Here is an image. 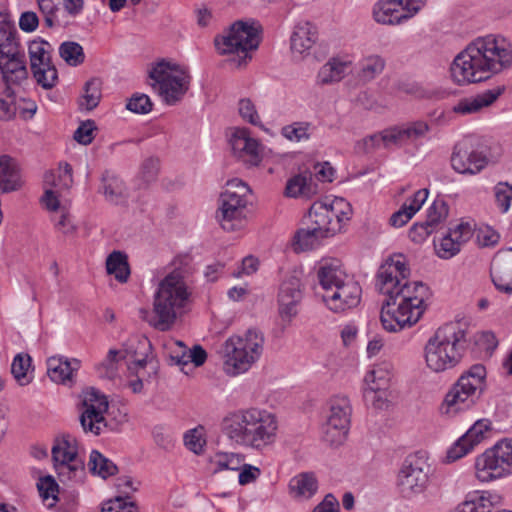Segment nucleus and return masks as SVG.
Listing matches in <instances>:
<instances>
[{
	"label": "nucleus",
	"mask_w": 512,
	"mask_h": 512,
	"mask_svg": "<svg viewBox=\"0 0 512 512\" xmlns=\"http://www.w3.org/2000/svg\"><path fill=\"white\" fill-rule=\"evenodd\" d=\"M475 475L490 482L512 475V439H503L475 459Z\"/></svg>",
	"instance_id": "9"
},
{
	"label": "nucleus",
	"mask_w": 512,
	"mask_h": 512,
	"mask_svg": "<svg viewBox=\"0 0 512 512\" xmlns=\"http://www.w3.org/2000/svg\"><path fill=\"white\" fill-rule=\"evenodd\" d=\"M264 341L263 333L256 328L228 338L222 346L225 372L235 376L248 371L262 355Z\"/></svg>",
	"instance_id": "5"
},
{
	"label": "nucleus",
	"mask_w": 512,
	"mask_h": 512,
	"mask_svg": "<svg viewBox=\"0 0 512 512\" xmlns=\"http://www.w3.org/2000/svg\"><path fill=\"white\" fill-rule=\"evenodd\" d=\"M18 111L16 93L5 82H0V121H10Z\"/></svg>",
	"instance_id": "41"
},
{
	"label": "nucleus",
	"mask_w": 512,
	"mask_h": 512,
	"mask_svg": "<svg viewBox=\"0 0 512 512\" xmlns=\"http://www.w3.org/2000/svg\"><path fill=\"white\" fill-rule=\"evenodd\" d=\"M239 114L240 116L254 126H260V117L256 111L255 105L248 98L239 101Z\"/></svg>",
	"instance_id": "60"
},
{
	"label": "nucleus",
	"mask_w": 512,
	"mask_h": 512,
	"mask_svg": "<svg viewBox=\"0 0 512 512\" xmlns=\"http://www.w3.org/2000/svg\"><path fill=\"white\" fill-rule=\"evenodd\" d=\"M20 47L17 29L9 15L0 13V54L9 53Z\"/></svg>",
	"instance_id": "34"
},
{
	"label": "nucleus",
	"mask_w": 512,
	"mask_h": 512,
	"mask_svg": "<svg viewBox=\"0 0 512 512\" xmlns=\"http://www.w3.org/2000/svg\"><path fill=\"white\" fill-rule=\"evenodd\" d=\"M102 512H137V506L134 502L125 503L121 497H116L103 505Z\"/></svg>",
	"instance_id": "63"
},
{
	"label": "nucleus",
	"mask_w": 512,
	"mask_h": 512,
	"mask_svg": "<svg viewBox=\"0 0 512 512\" xmlns=\"http://www.w3.org/2000/svg\"><path fill=\"white\" fill-rule=\"evenodd\" d=\"M391 374L388 367L378 366L369 371L365 376L367 388L376 390H388Z\"/></svg>",
	"instance_id": "48"
},
{
	"label": "nucleus",
	"mask_w": 512,
	"mask_h": 512,
	"mask_svg": "<svg viewBox=\"0 0 512 512\" xmlns=\"http://www.w3.org/2000/svg\"><path fill=\"white\" fill-rule=\"evenodd\" d=\"M101 98V82L97 78H92L86 82L84 87V102L80 103L81 107L91 111L96 108Z\"/></svg>",
	"instance_id": "50"
},
{
	"label": "nucleus",
	"mask_w": 512,
	"mask_h": 512,
	"mask_svg": "<svg viewBox=\"0 0 512 512\" xmlns=\"http://www.w3.org/2000/svg\"><path fill=\"white\" fill-rule=\"evenodd\" d=\"M430 465L426 457L417 452L405 458L397 477V486L404 498L422 493L429 481Z\"/></svg>",
	"instance_id": "13"
},
{
	"label": "nucleus",
	"mask_w": 512,
	"mask_h": 512,
	"mask_svg": "<svg viewBox=\"0 0 512 512\" xmlns=\"http://www.w3.org/2000/svg\"><path fill=\"white\" fill-rule=\"evenodd\" d=\"M349 66L350 62L333 58L321 67L318 72V80L322 84L338 82L344 78Z\"/></svg>",
	"instance_id": "40"
},
{
	"label": "nucleus",
	"mask_w": 512,
	"mask_h": 512,
	"mask_svg": "<svg viewBox=\"0 0 512 512\" xmlns=\"http://www.w3.org/2000/svg\"><path fill=\"white\" fill-rule=\"evenodd\" d=\"M52 47L45 40H34L28 47L30 67L37 84L44 89L53 88L58 81L56 67L51 61Z\"/></svg>",
	"instance_id": "15"
},
{
	"label": "nucleus",
	"mask_w": 512,
	"mask_h": 512,
	"mask_svg": "<svg viewBox=\"0 0 512 512\" xmlns=\"http://www.w3.org/2000/svg\"><path fill=\"white\" fill-rule=\"evenodd\" d=\"M308 122H295L282 128V135L290 141H301L309 139Z\"/></svg>",
	"instance_id": "54"
},
{
	"label": "nucleus",
	"mask_w": 512,
	"mask_h": 512,
	"mask_svg": "<svg viewBox=\"0 0 512 512\" xmlns=\"http://www.w3.org/2000/svg\"><path fill=\"white\" fill-rule=\"evenodd\" d=\"M302 284L296 275H290L280 285L278 294L279 313L282 318H292L297 314V305L303 297Z\"/></svg>",
	"instance_id": "23"
},
{
	"label": "nucleus",
	"mask_w": 512,
	"mask_h": 512,
	"mask_svg": "<svg viewBox=\"0 0 512 512\" xmlns=\"http://www.w3.org/2000/svg\"><path fill=\"white\" fill-rule=\"evenodd\" d=\"M499 240V233L489 226L481 227L476 231V241L481 248L494 247Z\"/></svg>",
	"instance_id": "58"
},
{
	"label": "nucleus",
	"mask_w": 512,
	"mask_h": 512,
	"mask_svg": "<svg viewBox=\"0 0 512 512\" xmlns=\"http://www.w3.org/2000/svg\"><path fill=\"white\" fill-rule=\"evenodd\" d=\"M99 192L108 202L116 205L124 203L128 197L124 181L107 171L102 175Z\"/></svg>",
	"instance_id": "31"
},
{
	"label": "nucleus",
	"mask_w": 512,
	"mask_h": 512,
	"mask_svg": "<svg viewBox=\"0 0 512 512\" xmlns=\"http://www.w3.org/2000/svg\"><path fill=\"white\" fill-rule=\"evenodd\" d=\"M453 324V336L452 339L467 340V332L470 328V318L464 314L455 315Z\"/></svg>",
	"instance_id": "64"
},
{
	"label": "nucleus",
	"mask_w": 512,
	"mask_h": 512,
	"mask_svg": "<svg viewBox=\"0 0 512 512\" xmlns=\"http://www.w3.org/2000/svg\"><path fill=\"white\" fill-rule=\"evenodd\" d=\"M83 411L80 415V423L85 432L99 435L107 426L104 413L108 410V400L94 388L84 392L82 400Z\"/></svg>",
	"instance_id": "17"
},
{
	"label": "nucleus",
	"mask_w": 512,
	"mask_h": 512,
	"mask_svg": "<svg viewBox=\"0 0 512 512\" xmlns=\"http://www.w3.org/2000/svg\"><path fill=\"white\" fill-rule=\"evenodd\" d=\"M159 171V159L155 157H149L143 161L140 168V174L142 179L149 183L156 179Z\"/></svg>",
	"instance_id": "61"
},
{
	"label": "nucleus",
	"mask_w": 512,
	"mask_h": 512,
	"mask_svg": "<svg viewBox=\"0 0 512 512\" xmlns=\"http://www.w3.org/2000/svg\"><path fill=\"white\" fill-rule=\"evenodd\" d=\"M249 186L239 179L227 182L220 194L216 218L225 231H235L242 227L248 204Z\"/></svg>",
	"instance_id": "7"
},
{
	"label": "nucleus",
	"mask_w": 512,
	"mask_h": 512,
	"mask_svg": "<svg viewBox=\"0 0 512 512\" xmlns=\"http://www.w3.org/2000/svg\"><path fill=\"white\" fill-rule=\"evenodd\" d=\"M501 157L498 145H473L471 138H464L454 146L450 162L453 169L460 174H477L487 165L496 163Z\"/></svg>",
	"instance_id": "8"
},
{
	"label": "nucleus",
	"mask_w": 512,
	"mask_h": 512,
	"mask_svg": "<svg viewBox=\"0 0 512 512\" xmlns=\"http://www.w3.org/2000/svg\"><path fill=\"white\" fill-rule=\"evenodd\" d=\"M0 72L2 75L0 82H5L9 86L19 85L27 80L26 57L20 47L9 53L0 54Z\"/></svg>",
	"instance_id": "21"
},
{
	"label": "nucleus",
	"mask_w": 512,
	"mask_h": 512,
	"mask_svg": "<svg viewBox=\"0 0 512 512\" xmlns=\"http://www.w3.org/2000/svg\"><path fill=\"white\" fill-rule=\"evenodd\" d=\"M317 185L313 182L312 172L304 170L290 178L285 188L288 197L310 196L316 192Z\"/></svg>",
	"instance_id": "33"
},
{
	"label": "nucleus",
	"mask_w": 512,
	"mask_h": 512,
	"mask_svg": "<svg viewBox=\"0 0 512 512\" xmlns=\"http://www.w3.org/2000/svg\"><path fill=\"white\" fill-rule=\"evenodd\" d=\"M495 201L501 213H507L512 201V185L507 182H499L494 187Z\"/></svg>",
	"instance_id": "53"
},
{
	"label": "nucleus",
	"mask_w": 512,
	"mask_h": 512,
	"mask_svg": "<svg viewBox=\"0 0 512 512\" xmlns=\"http://www.w3.org/2000/svg\"><path fill=\"white\" fill-rule=\"evenodd\" d=\"M318 279L325 293H330L334 287L339 286L349 277L342 270L338 260L325 261L318 269Z\"/></svg>",
	"instance_id": "30"
},
{
	"label": "nucleus",
	"mask_w": 512,
	"mask_h": 512,
	"mask_svg": "<svg viewBox=\"0 0 512 512\" xmlns=\"http://www.w3.org/2000/svg\"><path fill=\"white\" fill-rule=\"evenodd\" d=\"M42 14L44 24L48 28L59 25L58 12L60 11L59 0H36Z\"/></svg>",
	"instance_id": "51"
},
{
	"label": "nucleus",
	"mask_w": 512,
	"mask_h": 512,
	"mask_svg": "<svg viewBox=\"0 0 512 512\" xmlns=\"http://www.w3.org/2000/svg\"><path fill=\"white\" fill-rule=\"evenodd\" d=\"M425 360L432 371L444 372L448 364V335L446 329L440 327L425 345Z\"/></svg>",
	"instance_id": "22"
},
{
	"label": "nucleus",
	"mask_w": 512,
	"mask_h": 512,
	"mask_svg": "<svg viewBox=\"0 0 512 512\" xmlns=\"http://www.w3.org/2000/svg\"><path fill=\"white\" fill-rule=\"evenodd\" d=\"M489 419H479L450 447V461H456L470 453L491 432Z\"/></svg>",
	"instance_id": "20"
},
{
	"label": "nucleus",
	"mask_w": 512,
	"mask_h": 512,
	"mask_svg": "<svg viewBox=\"0 0 512 512\" xmlns=\"http://www.w3.org/2000/svg\"><path fill=\"white\" fill-rule=\"evenodd\" d=\"M126 108L137 114H147L153 108V103L146 94L136 93L128 100Z\"/></svg>",
	"instance_id": "56"
},
{
	"label": "nucleus",
	"mask_w": 512,
	"mask_h": 512,
	"mask_svg": "<svg viewBox=\"0 0 512 512\" xmlns=\"http://www.w3.org/2000/svg\"><path fill=\"white\" fill-rule=\"evenodd\" d=\"M96 130L97 127L95 122L93 120H86L81 122L74 132L73 138L82 145H89L95 138Z\"/></svg>",
	"instance_id": "55"
},
{
	"label": "nucleus",
	"mask_w": 512,
	"mask_h": 512,
	"mask_svg": "<svg viewBox=\"0 0 512 512\" xmlns=\"http://www.w3.org/2000/svg\"><path fill=\"white\" fill-rule=\"evenodd\" d=\"M148 75L154 81L152 87L158 86L159 94L169 105L181 100L189 89L190 76L165 60L157 62Z\"/></svg>",
	"instance_id": "12"
},
{
	"label": "nucleus",
	"mask_w": 512,
	"mask_h": 512,
	"mask_svg": "<svg viewBox=\"0 0 512 512\" xmlns=\"http://www.w3.org/2000/svg\"><path fill=\"white\" fill-rule=\"evenodd\" d=\"M362 289L358 282L348 278L339 286L334 287L330 293L323 295V301L330 310L342 312L356 307L360 303Z\"/></svg>",
	"instance_id": "19"
},
{
	"label": "nucleus",
	"mask_w": 512,
	"mask_h": 512,
	"mask_svg": "<svg viewBox=\"0 0 512 512\" xmlns=\"http://www.w3.org/2000/svg\"><path fill=\"white\" fill-rule=\"evenodd\" d=\"M323 238L327 237L320 236V233L307 222V227L299 229L294 236L295 250L312 249Z\"/></svg>",
	"instance_id": "46"
},
{
	"label": "nucleus",
	"mask_w": 512,
	"mask_h": 512,
	"mask_svg": "<svg viewBox=\"0 0 512 512\" xmlns=\"http://www.w3.org/2000/svg\"><path fill=\"white\" fill-rule=\"evenodd\" d=\"M37 488L39 491L40 496L47 500L49 498H53L54 500H57V492H58V484L55 481V479L50 476H44L41 477L37 483Z\"/></svg>",
	"instance_id": "59"
},
{
	"label": "nucleus",
	"mask_w": 512,
	"mask_h": 512,
	"mask_svg": "<svg viewBox=\"0 0 512 512\" xmlns=\"http://www.w3.org/2000/svg\"><path fill=\"white\" fill-rule=\"evenodd\" d=\"M512 67V44L489 34L477 37L455 56L450 73L459 85L481 83Z\"/></svg>",
	"instance_id": "2"
},
{
	"label": "nucleus",
	"mask_w": 512,
	"mask_h": 512,
	"mask_svg": "<svg viewBox=\"0 0 512 512\" xmlns=\"http://www.w3.org/2000/svg\"><path fill=\"white\" fill-rule=\"evenodd\" d=\"M475 348L483 357H490L498 346V340L492 331H480L473 336Z\"/></svg>",
	"instance_id": "49"
},
{
	"label": "nucleus",
	"mask_w": 512,
	"mask_h": 512,
	"mask_svg": "<svg viewBox=\"0 0 512 512\" xmlns=\"http://www.w3.org/2000/svg\"><path fill=\"white\" fill-rule=\"evenodd\" d=\"M395 90L399 94L412 95L416 98L441 99L445 97V90L425 89L416 82L399 81L395 85Z\"/></svg>",
	"instance_id": "42"
},
{
	"label": "nucleus",
	"mask_w": 512,
	"mask_h": 512,
	"mask_svg": "<svg viewBox=\"0 0 512 512\" xmlns=\"http://www.w3.org/2000/svg\"><path fill=\"white\" fill-rule=\"evenodd\" d=\"M428 131L425 122L417 121L403 126H393L382 130L379 133L369 135L355 144L354 150L357 154H369L380 148L401 146L408 140L424 136Z\"/></svg>",
	"instance_id": "10"
},
{
	"label": "nucleus",
	"mask_w": 512,
	"mask_h": 512,
	"mask_svg": "<svg viewBox=\"0 0 512 512\" xmlns=\"http://www.w3.org/2000/svg\"><path fill=\"white\" fill-rule=\"evenodd\" d=\"M244 457L235 453H217L212 459V463L216 465L215 472L220 470L238 471L241 469Z\"/></svg>",
	"instance_id": "52"
},
{
	"label": "nucleus",
	"mask_w": 512,
	"mask_h": 512,
	"mask_svg": "<svg viewBox=\"0 0 512 512\" xmlns=\"http://www.w3.org/2000/svg\"><path fill=\"white\" fill-rule=\"evenodd\" d=\"M106 270L120 283H126L130 276L127 255L121 251H113L106 259Z\"/></svg>",
	"instance_id": "38"
},
{
	"label": "nucleus",
	"mask_w": 512,
	"mask_h": 512,
	"mask_svg": "<svg viewBox=\"0 0 512 512\" xmlns=\"http://www.w3.org/2000/svg\"><path fill=\"white\" fill-rule=\"evenodd\" d=\"M277 427L273 414L257 408L239 410L224 419V432L230 440L255 449L271 444Z\"/></svg>",
	"instance_id": "3"
},
{
	"label": "nucleus",
	"mask_w": 512,
	"mask_h": 512,
	"mask_svg": "<svg viewBox=\"0 0 512 512\" xmlns=\"http://www.w3.org/2000/svg\"><path fill=\"white\" fill-rule=\"evenodd\" d=\"M315 28L310 23H304L295 27L291 36V50L303 54L309 50L316 41Z\"/></svg>",
	"instance_id": "36"
},
{
	"label": "nucleus",
	"mask_w": 512,
	"mask_h": 512,
	"mask_svg": "<svg viewBox=\"0 0 512 512\" xmlns=\"http://www.w3.org/2000/svg\"><path fill=\"white\" fill-rule=\"evenodd\" d=\"M80 368L76 358L52 356L47 359V374L55 383L67 384L73 381V374Z\"/></svg>",
	"instance_id": "26"
},
{
	"label": "nucleus",
	"mask_w": 512,
	"mask_h": 512,
	"mask_svg": "<svg viewBox=\"0 0 512 512\" xmlns=\"http://www.w3.org/2000/svg\"><path fill=\"white\" fill-rule=\"evenodd\" d=\"M261 25L253 20H237L224 34L216 36L214 44L222 55H239L238 67L246 65L252 56L250 51L256 50L261 42Z\"/></svg>",
	"instance_id": "6"
},
{
	"label": "nucleus",
	"mask_w": 512,
	"mask_h": 512,
	"mask_svg": "<svg viewBox=\"0 0 512 512\" xmlns=\"http://www.w3.org/2000/svg\"><path fill=\"white\" fill-rule=\"evenodd\" d=\"M351 213L350 203L336 197L330 204L313 203L306 221L320 233V236L330 237L341 230L342 224L350 219Z\"/></svg>",
	"instance_id": "11"
},
{
	"label": "nucleus",
	"mask_w": 512,
	"mask_h": 512,
	"mask_svg": "<svg viewBox=\"0 0 512 512\" xmlns=\"http://www.w3.org/2000/svg\"><path fill=\"white\" fill-rule=\"evenodd\" d=\"M187 299L188 293L181 275L170 273L160 282L154 295L153 315L147 318L149 313L143 310V318L154 328L167 331L174 325L177 310L184 306Z\"/></svg>",
	"instance_id": "4"
},
{
	"label": "nucleus",
	"mask_w": 512,
	"mask_h": 512,
	"mask_svg": "<svg viewBox=\"0 0 512 512\" xmlns=\"http://www.w3.org/2000/svg\"><path fill=\"white\" fill-rule=\"evenodd\" d=\"M230 143L233 153L238 158L252 166H256L260 163L259 143L257 140L250 137L247 129H237Z\"/></svg>",
	"instance_id": "25"
},
{
	"label": "nucleus",
	"mask_w": 512,
	"mask_h": 512,
	"mask_svg": "<svg viewBox=\"0 0 512 512\" xmlns=\"http://www.w3.org/2000/svg\"><path fill=\"white\" fill-rule=\"evenodd\" d=\"M409 275L410 269L402 254L390 257L378 270L376 287L387 296L380 319L389 332L415 325L426 310L429 288L420 281H409Z\"/></svg>",
	"instance_id": "1"
},
{
	"label": "nucleus",
	"mask_w": 512,
	"mask_h": 512,
	"mask_svg": "<svg viewBox=\"0 0 512 512\" xmlns=\"http://www.w3.org/2000/svg\"><path fill=\"white\" fill-rule=\"evenodd\" d=\"M364 399L367 404H370L375 409L382 410L388 407L387 390L366 388L364 390Z\"/></svg>",
	"instance_id": "57"
},
{
	"label": "nucleus",
	"mask_w": 512,
	"mask_h": 512,
	"mask_svg": "<svg viewBox=\"0 0 512 512\" xmlns=\"http://www.w3.org/2000/svg\"><path fill=\"white\" fill-rule=\"evenodd\" d=\"M505 85H499L474 96L465 97L453 106L452 110L458 115H471L481 112L484 108L492 106L505 92Z\"/></svg>",
	"instance_id": "24"
},
{
	"label": "nucleus",
	"mask_w": 512,
	"mask_h": 512,
	"mask_svg": "<svg viewBox=\"0 0 512 512\" xmlns=\"http://www.w3.org/2000/svg\"><path fill=\"white\" fill-rule=\"evenodd\" d=\"M474 226L471 221L461 220L453 228H450V258L458 254L472 238Z\"/></svg>",
	"instance_id": "35"
},
{
	"label": "nucleus",
	"mask_w": 512,
	"mask_h": 512,
	"mask_svg": "<svg viewBox=\"0 0 512 512\" xmlns=\"http://www.w3.org/2000/svg\"><path fill=\"white\" fill-rule=\"evenodd\" d=\"M184 443L189 450L195 454H200L206 441L197 429H192L185 434Z\"/></svg>",
	"instance_id": "62"
},
{
	"label": "nucleus",
	"mask_w": 512,
	"mask_h": 512,
	"mask_svg": "<svg viewBox=\"0 0 512 512\" xmlns=\"http://www.w3.org/2000/svg\"><path fill=\"white\" fill-rule=\"evenodd\" d=\"M20 187V174L15 160L8 155L0 156V191L9 193Z\"/></svg>",
	"instance_id": "32"
},
{
	"label": "nucleus",
	"mask_w": 512,
	"mask_h": 512,
	"mask_svg": "<svg viewBox=\"0 0 512 512\" xmlns=\"http://www.w3.org/2000/svg\"><path fill=\"white\" fill-rule=\"evenodd\" d=\"M374 20L383 25L400 24L411 18L397 0H379L373 8Z\"/></svg>",
	"instance_id": "27"
},
{
	"label": "nucleus",
	"mask_w": 512,
	"mask_h": 512,
	"mask_svg": "<svg viewBox=\"0 0 512 512\" xmlns=\"http://www.w3.org/2000/svg\"><path fill=\"white\" fill-rule=\"evenodd\" d=\"M76 439L70 435H63L61 441L52 448V459L59 477L68 480H79L84 471L82 461L77 459Z\"/></svg>",
	"instance_id": "16"
},
{
	"label": "nucleus",
	"mask_w": 512,
	"mask_h": 512,
	"mask_svg": "<svg viewBox=\"0 0 512 512\" xmlns=\"http://www.w3.org/2000/svg\"><path fill=\"white\" fill-rule=\"evenodd\" d=\"M512 251V247L509 248ZM491 279L497 290L512 294V258L497 255L491 264Z\"/></svg>",
	"instance_id": "29"
},
{
	"label": "nucleus",
	"mask_w": 512,
	"mask_h": 512,
	"mask_svg": "<svg viewBox=\"0 0 512 512\" xmlns=\"http://www.w3.org/2000/svg\"><path fill=\"white\" fill-rule=\"evenodd\" d=\"M60 57L70 66L81 65L85 60L83 47L74 41H65L59 47Z\"/></svg>",
	"instance_id": "47"
},
{
	"label": "nucleus",
	"mask_w": 512,
	"mask_h": 512,
	"mask_svg": "<svg viewBox=\"0 0 512 512\" xmlns=\"http://www.w3.org/2000/svg\"><path fill=\"white\" fill-rule=\"evenodd\" d=\"M447 216L448 206L445 200L438 196L428 209L425 223L435 232H439L445 228Z\"/></svg>",
	"instance_id": "43"
},
{
	"label": "nucleus",
	"mask_w": 512,
	"mask_h": 512,
	"mask_svg": "<svg viewBox=\"0 0 512 512\" xmlns=\"http://www.w3.org/2000/svg\"><path fill=\"white\" fill-rule=\"evenodd\" d=\"M31 357L28 354H17L11 365V373L20 386L28 385L32 381Z\"/></svg>",
	"instance_id": "44"
},
{
	"label": "nucleus",
	"mask_w": 512,
	"mask_h": 512,
	"mask_svg": "<svg viewBox=\"0 0 512 512\" xmlns=\"http://www.w3.org/2000/svg\"><path fill=\"white\" fill-rule=\"evenodd\" d=\"M485 377L486 369L482 364H475L463 373L450 390V410L459 403L463 404L464 408H468L472 403L470 398L481 386Z\"/></svg>",
	"instance_id": "18"
},
{
	"label": "nucleus",
	"mask_w": 512,
	"mask_h": 512,
	"mask_svg": "<svg viewBox=\"0 0 512 512\" xmlns=\"http://www.w3.org/2000/svg\"><path fill=\"white\" fill-rule=\"evenodd\" d=\"M326 423L323 426V440L329 445L342 444L348 434L352 407L346 396L330 399Z\"/></svg>",
	"instance_id": "14"
},
{
	"label": "nucleus",
	"mask_w": 512,
	"mask_h": 512,
	"mask_svg": "<svg viewBox=\"0 0 512 512\" xmlns=\"http://www.w3.org/2000/svg\"><path fill=\"white\" fill-rule=\"evenodd\" d=\"M88 469L93 475L107 479L118 473L117 465L97 450H92L88 461Z\"/></svg>",
	"instance_id": "39"
},
{
	"label": "nucleus",
	"mask_w": 512,
	"mask_h": 512,
	"mask_svg": "<svg viewBox=\"0 0 512 512\" xmlns=\"http://www.w3.org/2000/svg\"><path fill=\"white\" fill-rule=\"evenodd\" d=\"M503 498L495 492H472L457 507V512H492L493 507L501 505Z\"/></svg>",
	"instance_id": "28"
},
{
	"label": "nucleus",
	"mask_w": 512,
	"mask_h": 512,
	"mask_svg": "<svg viewBox=\"0 0 512 512\" xmlns=\"http://www.w3.org/2000/svg\"><path fill=\"white\" fill-rule=\"evenodd\" d=\"M289 488L295 497L311 498L318 489V482L311 472H303L293 477Z\"/></svg>",
	"instance_id": "37"
},
{
	"label": "nucleus",
	"mask_w": 512,
	"mask_h": 512,
	"mask_svg": "<svg viewBox=\"0 0 512 512\" xmlns=\"http://www.w3.org/2000/svg\"><path fill=\"white\" fill-rule=\"evenodd\" d=\"M385 68V60L379 55L365 57L360 63L358 77L363 82H370L382 73Z\"/></svg>",
	"instance_id": "45"
}]
</instances>
